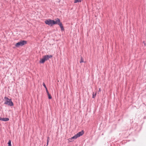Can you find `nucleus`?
<instances>
[{
  "mask_svg": "<svg viewBox=\"0 0 146 146\" xmlns=\"http://www.w3.org/2000/svg\"><path fill=\"white\" fill-rule=\"evenodd\" d=\"M60 22V19L58 18H57L55 19V21L48 19L46 20L44 22L47 25L49 26H52Z\"/></svg>",
  "mask_w": 146,
  "mask_h": 146,
  "instance_id": "obj_1",
  "label": "nucleus"
},
{
  "mask_svg": "<svg viewBox=\"0 0 146 146\" xmlns=\"http://www.w3.org/2000/svg\"><path fill=\"white\" fill-rule=\"evenodd\" d=\"M4 99L5 100V102L4 103L5 104L10 106H13V104L12 102L11 99H9L7 97H5Z\"/></svg>",
  "mask_w": 146,
  "mask_h": 146,
  "instance_id": "obj_5",
  "label": "nucleus"
},
{
  "mask_svg": "<svg viewBox=\"0 0 146 146\" xmlns=\"http://www.w3.org/2000/svg\"><path fill=\"white\" fill-rule=\"evenodd\" d=\"M52 57L51 55H46L43 56L42 58L40 59L39 62L40 63H44L49 58Z\"/></svg>",
  "mask_w": 146,
  "mask_h": 146,
  "instance_id": "obj_3",
  "label": "nucleus"
},
{
  "mask_svg": "<svg viewBox=\"0 0 146 146\" xmlns=\"http://www.w3.org/2000/svg\"><path fill=\"white\" fill-rule=\"evenodd\" d=\"M82 0H74V3L81 2Z\"/></svg>",
  "mask_w": 146,
  "mask_h": 146,
  "instance_id": "obj_9",
  "label": "nucleus"
},
{
  "mask_svg": "<svg viewBox=\"0 0 146 146\" xmlns=\"http://www.w3.org/2000/svg\"><path fill=\"white\" fill-rule=\"evenodd\" d=\"M8 146H11V142L10 140H9L8 143Z\"/></svg>",
  "mask_w": 146,
  "mask_h": 146,
  "instance_id": "obj_10",
  "label": "nucleus"
},
{
  "mask_svg": "<svg viewBox=\"0 0 146 146\" xmlns=\"http://www.w3.org/2000/svg\"><path fill=\"white\" fill-rule=\"evenodd\" d=\"M43 85L45 88H47L44 83H43Z\"/></svg>",
  "mask_w": 146,
  "mask_h": 146,
  "instance_id": "obj_13",
  "label": "nucleus"
},
{
  "mask_svg": "<svg viewBox=\"0 0 146 146\" xmlns=\"http://www.w3.org/2000/svg\"><path fill=\"white\" fill-rule=\"evenodd\" d=\"M57 24H58V25L61 28V30L62 31H64V29L63 27V26L62 25L61 22L60 21V22L58 23H57Z\"/></svg>",
  "mask_w": 146,
  "mask_h": 146,
  "instance_id": "obj_6",
  "label": "nucleus"
},
{
  "mask_svg": "<svg viewBox=\"0 0 146 146\" xmlns=\"http://www.w3.org/2000/svg\"><path fill=\"white\" fill-rule=\"evenodd\" d=\"M47 95L48 96V98L49 99H51L52 98V97L51 96L50 94L49 93H48Z\"/></svg>",
  "mask_w": 146,
  "mask_h": 146,
  "instance_id": "obj_12",
  "label": "nucleus"
},
{
  "mask_svg": "<svg viewBox=\"0 0 146 146\" xmlns=\"http://www.w3.org/2000/svg\"><path fill=\"white\" fill-rule=\"evenodd\" d=\"M45 89L46 90V92L47 93V94H48V93H49L48 92V90L47 88H45Z\"/></svg>",
  "mask_w": 146,
  "mask_h": 146,
  "instance_id": "obj_15",
  "label": "nucleus"
},
{
  "mask_svg": "<svg viewBox=\"0 0 146 146\" xmlns=\"http://www.w3.org/2000/svg\"><path fill=\"white\" fill-rule=\"evenodd\" d=\"M80 63H81L84 62V59L82 57H81L80 60Z\"/></svg>",
  "mask_w": 146,
  "mask_h": 146,
  "instance_id": "obj_11",
  "label": "nucleus"
},
{
  "mask_svg": "<svg viewBox=\"0 0 146 146\" xmlns=\"http://www.w3.org/2000/svg\"><path fill=\"white\" fill-rule=\"evenodd\" d=\"M9 120L8 118L5 117V118H2L1 121H8Z\"/></svg>",
  "mask_w": 146,
  "mask_h": 146,
  "instance_id": "obj_7",
  "label": "nucleus"
},
{
  "mask_svg": "<svg viewBox=\"0 0 146 146\" xmlns=\"http://www.w3.org/2000/svg\"><path fill=\"white\" fill-rule=\"evenodd\" d=\"M99 91L100 92L101 91V88H99Z\"/></svg>",
  "mask_w": 146,
  "mask_h": 146,
  "instance_id": "obj_16",
  "label": "nucleus"
},
{
  "mask_svg": "<svg viewBox=\"0 0 146 146\" xmlns=\"http://www.w3.org/2000/svg\"><path fill=\"white\" fill-rule=\"evenodd\" d=\"M84 133V131L83 130H82L81 131L78 133L77 134L73 136V137H72L70 138H69L68 140L69 142H71L73 141V139H76L77 138L83 135Z\"/></svg>",
  "mask_w": 146,
  "mask_h": 146,
  "instance_id": "obj_2",
  "label": "nucleus"
},
{
  "mask_svg": "<svg viewBox=\"0 0 146 146\" xmlns=\"http://www.w3.org/2000/svg\"><path fill=\"white\" fill-rule=\"evenodd\" d=\"M48 142H47V146L48 145Z\"/></svg>",
  "mask_w": 146,
  "mask_h": 146,
  "instance_id": "obj_17",
  "label": "nucleus"
},
{
  "mask_svg": "<svg viewBox=\"0 0 146 146\" xmlns=\"http://www.w3.org/2000/svg\"><path fill=\"white\" fill-rule=\"evenodd\" d=\"M27 43V41L25 40H22L18 42L15 44V48H19L20 46H23Z\"/></svg>",
  "mask_w": 146,
  "mask_h": 146,
  "instance_id": "obj_4",
  "label": "nucleus"
},
{
  "mask_svg": "<svg viewBox=\"0 0 146 146\" xmlns=\"http://www.w3.org/2000/svg\"><path fill=\"white\" fill-rule=\"evenodd\" d=\"M96 92L94 93V92L93 93L92 95V98H95L96 96Z\"/></svg>",
  "mask_w": 146,
  "mask_h": 146,
  "instance_id": "obj_8",
  "label": "nucleus"
},
{
  "mask_svg": "<svg viewBox=\"0 0 146 146\" xmlns=\"http://www.w3.org/2000/svg\"><path fill=\"white\" fill-rule=\"evenodd\" d=\"M49 137H47V142H49Z\"/></svg>",
  "mask_w": 146,
  "mask_h": 146,
  "instance_id": "obj_14",
  "label": "nucleus"
}]
</instances>
